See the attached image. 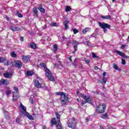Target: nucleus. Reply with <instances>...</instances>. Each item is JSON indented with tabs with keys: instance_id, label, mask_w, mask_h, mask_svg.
Returning <instances> with one entry per match:
<instances>
[{
	"instance_id": "f257e3e1",
	"label": "nucleus",
	"mask_w": 129,
	"mask_h": 129,
	"mask_svg": "<svg viewBox=\"0 0 129 129\" xmlns=\"http://www.w3.org/2000/svg\"><path fill=\"white\" fill-rule=\"evenodd\" d=\"M106 106L104 104H100L97 107V112L98 113H104Z\"/></svg>"
},
{
	"instance_id": "f03ea898",
	"label": "nucleus",
	"mask_w": 129,
	"mask_h": 129,
	"mask_svg": "<svg viewBox=\"0 0 129 129\" xmlns=\"http://www.w3.org/2000/svg\"><path fill=\"white\" fill-rule=\"evenodd\" d=\"M98 24L100 27H101V28L103 29L104 32H105L107 31V29H110V25L108 24L104 23H102L101 22H99Z\"/></svg>"
},
{
	"instance_id": "7ed1b4c3",
	"label": "nucleus",
	"mask_w": 129,
	"mask_h": 129,
	"mask_svg": "<svg viewBox=\"0 0 129 129\" xmlns=\"http://www.w3.org/2000/svg\"><path fill=\"white\" fill-rule=\"evenodd\" d=\"M45 74L47 77H48V79L50 80V81H53V80H54V77H53V76H52L50 70H49V69H46V70H45Z\"/></svg>"
},
{
	"instance_id": "20e7f679",
	"label": "nucleus",
	"mask_w": 129,
	"mask_h": 129,
	"mask_svg": "<svg viewBox=\"0 0 129 129\" xmlns=\"http://www.w3.org/2000/svg\"><path fill=\"white\" fill-rule=\"evenodd\" d=\"M14 67L18 68V69H21V68H22V67L23 66V62L21 60H14Z\"/></svg>"
},
{
	"instance_id": "39448f33",
	"label": "nucleus",
	"mask_w": 129,
	"mask_h": 129,
	"mask_svg": "<svg viewBox=\"0 0 129 129\" xmlns=\"http://www.w3.org/2000/svg\"><path fill=\"white\" fill-rule=\"evenodd\" d=\"M84 98V101H82V105L84 106L85 103H87V102H88V103H93V100L92 99V98L91 97H85Z\"/></svg>"
},
{
	"instance_id": "423d86ee",
	"label": "nucleus",
	"mask_w": 129,
	"mask_h": 129,
	"mask_svg": "<svg viewBox=\"0 0 129 129\" xmlns=\"http://www.w3.org/2000/svg\"><path fill=\"white\" fill-rule=\"evenodd\" d=\"M69 101V98L68 97H61L60 98V103L61 105H66L67 103Z\"/></svg>"
},
{
	"instance_id": "0eeeda50",
	"label": "nucleus",
	"mask_w": 129,
	"mask_h": 129,
	"mask_svg": "<svg viewBox=\"0 0 129 129\" xmlns=\"http://www.w3.org/2000/svg\"><path fill=\"white\" fill-rule=\"evenodd\" d=\"M51 122L52 125L55 124L56 127H60V122H58V121H56V118H52Z\"/></svg>"
},
{
	"instance_id": "6e6552de",
	"label": "nucleus",
	"mask_w": 129,
	"mask_h": 129,
	"mask_svg": "<svg viewBox=\"0 0 129 129\" xmlns=\"http://www.w3.org/2000/svg\"><path fill=\"white\" fill-rule=\"evenodd\" d=\"M22 58L23 60V62L24 63H28V62H30V59H31V56L29 55H24L22 56Z\"/></svg>"
},
{
	"instance_id": "1a4fd4ad",
	"label": "nucleus",
	"mask_w": 129,
	"mask_h": 129,
	"mask_svg": "<svg viewBox=\"0 0 129 129\" xmlns=\"http://www.w3.org/2000/svg\"><path fill=\"white\" fill-rule=\"evenodd\" d=\"M114 52L116 53L117 54H118L119 55V56H121L123 58H127V56L124 55L125 54L122 51H118V50H114Z\"/></svg>"
},
{
	"instance_id": "9d476101",
	"label": "nucleus",
	"mask_w": 129,
	"mask_h": 129,
	"mask_svg": "<svg viewBox=\"0 0 129 129\" xmlns=\"http://www.w3.org/2000/svg\"><path fill=\"white\" fill-rule=\"evenodd\" d=\"M55 94L56 95L61 96V97H67L68 96V94L63 92H57L55 93Z\"/></svg>"
},
{
	"instance_id": "9b49d317",
	"label": "nucleus",
	"mask_w": 129,
	"mask_h": 129,
	"mask_svg": "<svg viewBox=\"0 0 129 129\" xmlns=\"http://www.w3.org/2000/svg\"><path fill=\"white\" fill-rule=\"evenodd\" d=\"M4 76H5V77L6 78H12V77H13V74H12V73L11 72H7L3 74Z\"/></svg>"
},
{
	"instance_id": "f8f14e48",
	"label": "nucleus",
	"mask_w": 129,
	"mask_h": 129,
	"mask_svg": "<svg viewBox=\"0 0 129 129\" xmlns=\"http://www.w3.org/2000/svg\"><path fill=\"white\" fill-rule=\"evenodd\" d=\"M10 30H11V31H13V32H17L18 31H20V30H21V28L17 26H12L10 27Z\"/></svg>"
},
{
	"instance_id": "ddd939ff",
	"label": "nucleus",
	"mask_w": 129,
	"mask_h": 129,
	"mask_svg": "<svg viewBox=\"0 0 129 129\" xmlns=\"http://www.w3.org/2000/svg\"><path fill=\"white\" fill-rule=\"evenodd\" d=\"M34 85L35 87H37V88H40L42 86V84L40 83L38 80L35 81Z\"/></svg>"
},
{
	"instance_id": "4468645a",
	"label": "nucleus",
	"mask_w": 129,
	"mask_h": 129,
	"mask_svg": "<svg viewBox=\"0 0 129 129\" xmlns=\"http://www.w3.org/2000/svg\"><path fill=\"white\" fill-rule=\"evenodd\" d=\"M68 124L69 127H71V128H75L76 127V123L75 122L68 123Z\"/></svg>"
},
{
	"instance_id": "2eb2a0df",
	"label": "nucleus",
	"mask_w": 129,
	"mask_h": 129,
	"mask_svg": "<svg viewBox=\"0 0 129 129\" xmlns=\"http://www.w3.org/2000/svg\"><path fill=\"white\" fill-rule=\"evenodd\" d=\"M14 89L15 90L14 92H13V97H15L16 96H15V94L17 93H19V89L17 87H14Z\"/></svg>"
},
{
	"instance_id": "dca6fc26",
	"label": "nucleus",
	"mask_w": 129,
	"mask_h": 129,
	"mask_svg": "<svg viewBox=\"0 0 129 129\" xmlns=\"http://www.w3.org/2000/svg\"><path fill=\"white\" fill-rule=\"evenodd\" d=\"M1 82L4 85H7V84H9V81H8V80L2 79Z\"/></svg>"
},
{
	"instance_id": "f3484780",
	"label": "nucleus",
	"mask_w": 129,
	"mask_h": 129,
	"mask_svg": "<svg viewBox=\"0 0 129 129\" xmlns=\"http://www.w3.org/2000/svg\"><path fill=\"white\" fill-rule=\"evenodd\" d=\"M38 10L41 12V13H45V9L43 8V7L42 6V5H40L38 7Z\"/></svg>"
},
{
	"instance_id": "a211bd4d",
	"label": "nucleus",
	"mask_w": 129,
	"mask_h": 129,
	"mask_svg": "<svg viewBox=\"0 0 129 129\" xmlns=\"http://www.w3.org/2000/svg\"><path fill=\"white\" fill-rule=\"evenodd\" d=\"M101 19H106V20H111L110 15L102 16L101 17Z\"/></svg>"
},
{
	"instance_id": "6ab92c4d",
	"label": "nucleus",
	"mask_w": 129,
	"mask_h": 129,
	"mask_svg": "<svg viewBox=\"0 0 129 129\" xmlns=\"http://www.w3.org/2000/svg\"><path fill=\"white\" fill-rule=\"evenodd\" d=\"M55 116L57 118V122H59V123H61L60 122V114H59V113L55 112Z\"/></svg>"
},
{
	"instance_id": "aec40b11",
	"label": "nucleus",
	"mask_w": 129,
	"mask_h": 129,
	"mask_svg": "<svg viewBox=\"0 0 129 129\" xmlns=\"http://www.w3.org/2000/svg\"><path fill=\"white\" fill-rule=\"evenodd\" d=\"M113 68H114V69H115V70H117L118 71H120V69H119V68H118V67L117 66V64L116 63H113Z\"/></svg>"
},
{
	"instance_id": "412c9836",
	"label": "nucleus",
	"mask_w": 129,
	"mask_h": 129,
	"mask_svg": "<svg viewBox=\"0 0 129 129\" xmlns=\"http://www.w3.org/2000/svg\"><path fill=\"white\" fill-rule=\"evenodd\" d=\"M68 21L67 20H66L63 22V25H64L65 27V30H67V29H69V26H68Z\"/></svg>"
},
{
	"instance_id": "4be33fe9",
	"label": "nucleus",
	"mask_w": 129,
	"mask_h": 129,
	"mask_svg": "<svg viewBox=\"0 0 129 129\" xmlns=\"http://www.w3.org/2000/svg\"><path fill=\"white\" fill-rule=\"evenodd\" d=\"M34 75V72L32 71H29L27 72V76H33Z\"/></svg>"
},
{
	"instance_id": "5701e85b",
	"label": "nucleus",
	"mask_w": 129,
	"mask_h": 129,
	"mask_svg": "<svg viewBox=\"0 0 129 129\" xmlns=\"http://www.w3.org/2000/svg\"><path fill=\"white\" fill-rule=\"evenodd\" d=\"M82 43L83 44H85V45H87V46H88V47H89V46H90L91 44L90 42H89V41H85V40H84Z\"/></svg>"
},
{
	"instance_id": "b1692460",
	"label": "nucleus",
	"mask_w": 129,
	"mask_h": 129,
	"mask_svg": "<svg viewBox=\"0 0 129 129\" xmlns=\"http://www.w3.org/2000/svg\"><path fill=\"white\" fill-rule=\"evenodd\" d=\"M11 64H12V60L11 59L7 60V61L5 62V66H9V65Z\"/></svg>"
},
{
	"instance_id": "393cba45",
	"label": "nucleus",
	"mask_w": 129,
	"mask_h": 129,
	"mask_svg": "<svg viewBox=\"0 0 129 129\" xmlns=\"http://www.w3.org/2000/svg\"><path fill=\"white\" fill-rule=\"evenodd\" d=\"M40 66L42 67V68H44V70H46V69H48V68H47V66H46V64H45V63H43V62H41L40 63Z\"/></svg>"
},
{
	"instance_id": "a878e982",
	"label": "nucleus",
	"mask_w": 129,
	"mask_h": 129,
	"mask_svg": "<svg viewBox=\"0 0 129 129\" xmlns=\"http://www.w3.org/2000/svg\"><path fill=\"white\" fill-rule=\"evenodd\" d=\"M21 113L22 115H24V116H27V115H28V114L29 113L27 112V110H25L24 111H21Z\"/></svg>"
},
{
	"instance_id": "bb28decb",
	"label": "nucleus",
	"mask_w": 129,
	"mask_h": 129,
	"mask_svg": "<svg viewBox=\"0 0 129 129\" xmlns=\"http://www.w3.org/2000/svg\"><path fill=\"white\" fill-rule=\"evenodd\" d=\"M19 106L21 108H22L23 111L27 110V108L25 107V106H24L23 104H22V103H20V105Z\"/></svg>"
},
{
	"instance_id": "cd10ccee",
	"label": "nucleus",
	"mask_w": 129,
	"mask_h": 129,
	"mask_svg": "<svg viewBox=\"0 0 129 129\" xmlns=\"http://www.w3.org/2000/svg\"><path fill=\"white\" fill-rule=\"evenodd\" d=\"M77 95H78V96H79L80 97H86V96H85V95H83V94H82L79 93V91H77Z\"/></svg>"
},
{
	"instance_id": "c85d7f7f",
	"label": "nucleus",
	"mask_w": 129,
	"mask_h": 129,
	"mask_svg": "<svg viewBox=\"0 0 129 129\" xmlns=\"http://www.w3.org/2000/svg\"><path fill=\"white\" fill-rule=\"evenodd\" d=\"M29 119H31V120H34V117H33V116L32 115L30 114V113H28L27 115L26 116Z\"/></svg>"
},
{
	"instance_id": "c756f323",
	"label": "nucleus",
	"mask_w": 129,
	"mask_h": 129,
	"mask_svg": "<svg viewBox=\"0 0 129 129\" xmlns=\"http://www.w3.org/2000/svg\"><path fill=\"white\" fill-rule=\"evenodd\" d=\"M92 56L93 58H96V59H99V56L96 55V53H94V52L92 53Z\"/></svg>"
},
{
	"instance_id": "7c9ffc66",
	"label": "nucleus",
	"mask_w": 129,
	"mask_h": 129,
	"mask_svg": "<svg viewBox=\"0 0 129 129\" xmlns=\"http://www.w3.org/2000/svg\"><path fill=\"white\" fill-rule=\"evenodd\" d=\"M125 48H127V45L126 44H122L120 46V49H121L122 50H124V49H125Z\"/></svg>"
},
{
	"instance_id": "2f4dec72",
	"label": "nucleus",
	"mask_w": 129,
	"mask_h": 129,
	"mask_svg": "<svg viewBox=\"0 0 129 129\" xmlns=\"http://www.w3.org/2000/svg\"><path fill=\"white\" fill-rule=\"evenodd\" d=\"M57 50H58V46H57V45H53V51L54 53H56L57 52Z\"/></svg>"
},
{
	"instance_id": "473e14b6",
	"label": "nucleus",
	"mask_w": 129,
	"mask_h": 129,
	"mask_svg": "<svg viewBox=\"0 0 129 129\" xmlns=\"http://www.w3.org/2000/svg\"><path fill=\"white\" fill-rule=\"evenodd\" d=\"M6 94L7 96H9L10 94H12V90H8L6 92Z\"/></svg>"
},
{
	"instance_id": "72a5a7b5",
	"label": "nucleus",
	"mask_w": 129,
	"mask_h": 129,
	"mask_svg": "<svg viewBox=\"0 0 129 129\" xmlns=\"http://www.w3.org/2000/svg\"><path fill=\"white\" fill-rule=\"evenodd\" d=\"M30 47L32 49H36V44H35V43H34L33 42H31L30 43Z\"/></svg>"
},
{
	"instance_id": "f704fd0d",
	"label": "nucleus",
	"mask_w": 129,
	"mask_h": 129,
	"mask_svg": "<svg viewBox=\"0 0 129 129\" xmlns=\"http://www.w3.org/2000/svg\"><path fill=\"white\" fill-rule=\"evenodd\" d=\"M71 11V7L70 6H67L66 7V12L68 13V12H70Z\"/></svg>"
},
{
	"instance_id": "c9c22d12",
	"label": "nucleus",
	"mask_w": 129,
	"mask_h": 129,
	"mask_svg": "<svg viewBox=\"0 0 129 129\" xmlns=\"http://www.w3.org/2000/svg\"><path fill=\"white\" fill-rule=\"evenodd\" d=\"M16 15L19 18H23V15H22V14H21L19 11L17 12Z\"/></svg>"
},
{
	"instance_id": "e433bc0d",
	"label": "nucleus",
	"mask_w": 129,
	"mask_h": 129,
	"mask_svg": "<svg viewBox=\"0 0 129 129\" xmlns=\"http://www.w3.org/2000/svg\"><path fill=\"white\" fill-rule=\"evenodd\" d=\"M88 31H89V28H86L83 30V34H86V33H87V32H88Z\"/></svg>"
},
{
	"instance_id": "4c0bfd02",
	"label": "nucleus",
	"mask_w": 129,
	"mask_h": 129,
	"mask_svg": "<svg viewBox=\"0 0 129 129\" xmlns=\"http://www.w3.org/2000/svg\"><path fill=\"white\" fill-rule=\"evenodd\" d=\"M33 12L36 16L38 15V9L37 8H33Z\"/></svg>"
},
{
	"instance_id": "58836bf2",
	"label": "nucleus",
	"mask_w": 129,
	"mask_h": 129,
	"mask_svg": "<svg viewBox=\"0 0 129 129\" xmlns=\"http://www.w3.org/2000/svg\"><path fill=\"white\" fill-rule=\"evenodd\" d=\"M11 56H12L13 58H16L17 57V54H16L15 52L13 51L11 53Z\"/></svg>"
},
{
	"instance_id": "ea45409f",
	"label": "nucleus",
	"mask_w": 129,
	"mask_h": 129,
	"mask_svg": "<svg viewBox=\"0 0 129 129\" xmlns=\"http://www.w3.org/2000/svg\"><path fill=\"white\" fill-rule=\"evenodd\" d=\"M107 114L105 113L104 114L102 115V118H103V119H106V118H107Z\"/></svg>"
},
{
	"instance_id": "a19ab883",
	"label": "nucleus",
	"mask_w": 129,
	"mask_h": 129,
	"mask_svg": "<svg viewBox=\"0 0 129 129\" xmlns=\"http://www.w3.org/2000/svg\"><path fill=\"white\" fill-rule=\"evenodd\" d=\"M5 61H6V58L0 57V63H4V62H5Z\"/></svg>"
},
{
	"instance_id": "79ce46f5",
	"label": "nucleus",
	"mask_w": 129,
	"mask_h": 129,
	"mask_svg": "<svg viewBox=\"0 0 129 129\" xmlns=\"http://www.w3.org/2000/svg\"><path fill=\"white\" fill-rule=\"evenodd\" d=\"M50 26L51 27H57V23L55 22H51Z\"/></svg>"
},
{
	"instance_id": "37998d69",
	"label": "nucleus",
	"mask_w": 129,
	"mask_h": 129,
	"mask_svg": "<svg viewBox=\"0 0 129 129\" xmlns=\"http://www.w3.org/2000/svg\"><path fill=\"white\" fill-rule=\"evenodd\" d=\"M73 32H74V34H77V33H78L79 31H78V30L76 29H73Z\"/></svg>"
},
{
	"instance_id": "c03bdc74",
	"label": "nucleus",
	"mask_w": 129,
	"mask_h": 129,
	"mask_svg": "<svg viewBox=\"0 0 129 129\" xmlns=\"http://www.w3.org/2000/svg\"><path fill=\"white\" fill-rule=\"evenodd\" d=\"M106 81H107V79L105 77H103V82H104V83H106Z\"/></svg>"
},
{
	"instance_id": "a18cd8bd",
	"label": "nucleus",
	"mask_w": 129,
	"mask_h": 129,
	"mask_svg": "<svg viewBox=\"0 0 129 129\" xmlns=\"http://www.w3.org/2000/svg\"><path fill=\"white\" fill-rule=\"evenodd\" d=\"M121 62H122V65H125V60H124V59L122 58Z\"/></svg>"
},
{
	"instance_id": "49530a36",
	"label": "nucleus",
	"mask_w": 129,
	"mask_h": 129,
	"mask_svg": "<svg viewBox=\"0 0 129 129\" xmlns=\"http://www.w3.org/2000/svg\"><path fill=\"white\" fill-rule=\"evenodd\" d=\"M16 121H17L18 123H20V122H21V119H20V118H16Z\"/></svg>"
},
{
	"instance_id": "de8ad7c7",
	"label": "nucleus",
	"mask_w": 129,
	"mask_h": 129,
	"mask_svg": "<svg viewBox=\"0 0 129 129\" xmlns=\"http://www.w3.org/2000/svg\"><path fill=\"white\" fill-rule=\"evenodd\" d=\"M90 119V118L89 117H87L86 118V122H88L89 121Z\"/></svg>"
},
{
	"instance_id": "09e8293b",
	"label": "nucleus",
	"mask_w": 129,
	"mask_h": 129,
	"mask_svg": "<svg viewBox=\"0 0 129 129\" xmlns=\"http://www.w3.org/2000/svg\"><path fill=\"white\" fill-rule=\"evenodd\" d=\"M85 62L86 63H87V64H89V63H90V60L89 59L85 60Z\"/></svg>"
},
{
	"instance_id": "8fccbe9b",
	"label": "nucleus",
	"mask_w": 129,
	"mask_h": 129,
	"mask_svg": "<svg viewBox=\"0 0 129 129\" xmlns=\"http://www.w3.org/2000/svg\"><path fill=\"white\" fill-rule=\"evenodd\" d=\"M30 103H31V104H34V100L33 99H30Z\"/></svg>"
},
{
	"instance_id": "3c124183",
	"label": "nucleus",
	"mask_w": 129,
	"mask_h": 129,
	"mask_svg": "<svg viewBox=\"0 0 129 129\" xmlns=\"http://www.w3.org/2000/svg\"><path fill=\"white\" fill-rule=\"evenodd\" d=\"M5 118H6V119H10V116L8 115H5Z\"/></svg>"
},
{
	"instance_id": "603ef678",
	"label": "nucleus",
	"mask_w": 129,
	"mask_h": 129,
	"mask_svg": "<svg viewBox=\"0 0 129 129\" xmlns=\"http://www.w3.org/2000/svg\"><path fill=\"white\" fill-rule=\"evenodd\" d=\"M75 51H77V45H75L74 47Z\"/></svg>"
},
{
	"instance_id": "864d4df0",
	"label": "nucleus",
	"mask_w": 129,
	"mask_h": 129,
	"mask_svg": "<svg viewBox=\"0 0 129 129\" xmlns=\"http://www.w3.org/2000/svg\"><path fill=\"white\" fill-rule=\"evenodd\" d=\"M20 41H21V42H24V37H20Z\"/></svg>"
},
{
	"instance_id": "5fc2aeb1",
	"label": "nucleus",
	"mask_w": 129,
	"mask_h": 129,
	"mask_svg": "<svg viewBox=\"0 0 129 129\" xmlns=\"http://www.w3.org/2000/svg\"><path fill=\"white\" fill-rule=\"evenodd\" d=\"M74 44H75L76 45H79V42H78V41H74Z\"/></svg>"
},
{
	"instance_id": "6e6d98bb",
	"label": "nucleus",
	"mask_w": 129,
	"mask_h": 129,
	"mask_svg": "<svg viewBox=\"0 0 129 129\" xmlns=\"http://www.w3.org/2000/svg\"><path fill=\"white\" fill-rule=\"evenodd\" d=\"M98 94L99 95H101V96H104V95L103 94V93H98Z\"/></svg>"
},
{
	"instance_id": "4d7b16f0",
	"label": "nucleus",
	"mask_w": 129,
	"mask_h": 129,
	"mask_svg": "<svg viewBox=\"0 0 129 129\" xmlns=\"http://www.w3.org/2000/svg\"><path fill=\"white\" fill-rule=\"evenodd\" d=\"M94 69L95 70H98L99 68H98V67L95 66V67H94Z\"/></svg>"
},
{
	"instance_id": "13d9d810",
	"label": "nucleus",
	"mask_w": 129,
	"mask_h": 129,
	"mask_svg": "<svg viewBox=\"0 0 129 129\" xmlns=\"http://www.w3.org/2000/svg\"><path fill=\"white\" fill-rule=\"evenodd\" d=\"M69 59L71 62H72V56H70Z\"/></svg>"
},
{
	"instance_id": "bf43d9fd",
	"label": "nucleus",
	"mask_w": 129,
	"mask_h": 129,
	"mask_svg": "<svg viewBox=\"0 0 129 129\" xmlns=\"http://www.w3.org/2000/svg\"><path fill=\"white\" fill-rule=\"evenodd\" d=\"M105 75H106V72H104V73H103V77H105Z\"/></svg>"
},
{
	"instance_id": "052dcab7",
	"label": "nucleus",
	"mask_w": 129,
	"mask_h": 129,
	"mask_svg": "<svg viewBox=\"0 0 129 129\" xmlns=\"http://www.w3.org/2000/svg\"><path fill=\"white\" fill-rule=\"evenodd\" d=\"M108 129H115L114 128V127H112V126H110Z\"/></svg>"
},
{
	"instance_id": "680f3d73",
	"label": "nucleus",
	"mask_w": 129,
	"mask_h": 129,
	"mask_svg": "<svg viewBox=\"0 0 129 129\" xmlns=\"http://www.w3.org/2000/svg\"><path fill=\"white\" fill-rule=\"evenodd\" d=\"M74 66L75 67V68H76V63L74 62L73 63Z\"/></svg>"
},
{
	"instance_id": "e2e57ef3",
	"label": "nucleus",
	"mask_w": 129,
	"mask_h": 129,
	"mask_svg": "<svg viewBox=\"0 0 129 129\" xmlns=\"http://www.w3.org/2000/svg\"><path fill=\"white\" fill-rule=\"evenodd\" d=\"M13 101H16L17 100V98H13Z\"/></svg>"
},
{
	"instance_id": "0e129e2a",
	"label": "nucleus",
	"mask_w": 129,
	"mask_h": 129,
	"mask_svg": "<svg viewBox=\"0 0 129 129\" xmlns=\"http://www.w3.org/2000/svg\"><path fill=\"white\" fill-rule=\"evenodd\" d=\"M76 62H77V59L76 58L74 60V63H76Z\"/></svg>"
},
{
	"instance_id": "69168bd1",
	"label": "nucleus",
	"mask_w": 129,
	"mask_h": 129,
	"mask_svg": "<svg viewBox=\"0 0 129 129\" xmlns=\"http://www.w3.org/2000/svg\"><path fill=\"white\" fill-rule=\"evenodd\" d=\"M57 129H62V127H61V125H60V127H57Z\"/></svg>"
},
{
	"instance_id": "338daca9",
	"label": "nucleus",
	"mask_w": 129,
	"mask_h": 129,
	"mask_svg": "<svg viewBox=\"0 0 129 129\" xmlns=\"http://www.w3.org/2000/svg\"><path fill=\"white\" fill-rule=\"evenodd\" d=\"M127 42H129V36H128V38H127Z\"/></svg>"
},
{
	"instance_id": "774afa93",
	"label": "nucleus",
	"mask_w": 129,
	"mask_h": 129,
	"mask_svg": "<svg viewBox=\"0 0 129 129\" xmlns=\"http://www.w3.org/2000/svg\"><path fill=\"white\" fill-rule=\"evenodd\" d=\"M7 21H10V18L9 17L7 18Z\"/></svg>"
}]
</instances>
